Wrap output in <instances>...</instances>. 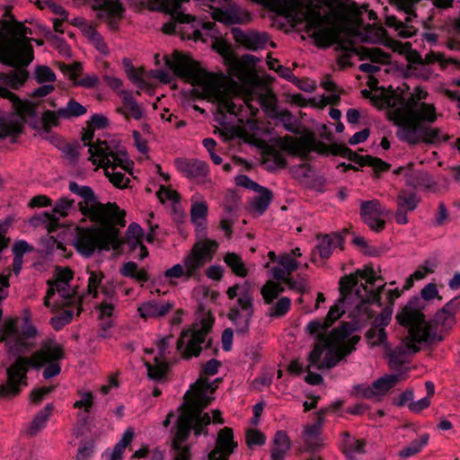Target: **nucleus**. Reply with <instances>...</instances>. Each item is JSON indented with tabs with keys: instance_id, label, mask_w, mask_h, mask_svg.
Returning <instances> with one entry per match:
<instances>
[{
	"instance_id": "nucleus-27",
	"label": "nucleus",
	"mask_w": 460,
	"mask_h": 460,
	"mask_svg": "<svg viewBox=\"0 0 460 460\" xmlns=\"http://www.w3.org/2000/svg\"><path fill=\"white\" fill-rule=\"evenodd\" d=\"M174 164L177 170L187 178L198 182L205 181L208 169L204 162L177 158Z\"/></svg>"
},
{
	"instance_id": "nucleus-26",
	"label": "nucleus",
	"mask_w": 460,
	"mask_h": 460,
	"mask_svg": "<svg viewBox=\"0 0 460 460\" xmlns=\"http://www.w3.org/2000/svg\"><path fill=\"white\" fill-rule=\"evenodd\" d=\"M232 33L235 41L250 50L263 49L269 41V36L265 32L256 31H243L240 28H233Z\"/></svg>"
},
{
	"instance_id": "nucleus-52",
	"label": "nucleus",
	"mask_w": 460,
	"mask_h": 460,
	"mask_svg": "<svg viewBox=\"0 0 460 460\" xmlns=\"http://www.w3.org/2000/svg\"><path fill=\"white\" fill-rule=\"evenodd\" d=\"M436 265L434 262L427 261L418 270H416L407 279V288L412 286L414 280H420L424 279L428 274L434 271Z\"/></svg>"
},
{
	"instance_id": "nucleus-57",
	"label": "nucleus",
	"mask_w": 460,
	"mask_h": 460,
	"mask_svg": "<svg viewBox=\"0 0 460 460\" xmlns=\"http://www.w3.org/2000/svg\"><path fill=\"white\" fill-rule=\"evenodd\" d=\"M393 308L386 306L382 312L376 317L374 326L376 328H385L392 319Z\"/></svg>"
},
{
	"instance_id": "nucleus-8",
	"label": "nucleus",
	"mask_w": 460,
	"mask_h": 460,
	"mask_svg": "<svg viewBox=\"0 0 460 460\" xmlns=\"http://www.w3.org/2000/svg\"><path fill=\"white\" fill-rule=\"evenodd\" d=\"M63 358V347L54 341H47L30 357H19L7 369V383L0 386V396L16 395L21 386L27 385L26 374L29 368H43L42 376L45 379L58 376Z\"/></svg>"
},
{
	"instance_id": "nucleus-59",
	"label": "nucleus",
	"mask_w": 460,
	"mask_h": 460,
	"mask_svg": "<svg viewBox=\"0 0 460 460\" xmlns=\"http://www.w3.org/2000/svg\"><path fill=\"white\" fill-rule=\"evenodd\" d=\"M235 184L237 186H241L249 190H252L254 191H258L263 190V187L257 184L255 181L251 180L246 175H238L235 177Z\"/></svg>"
},
{
	"instance_id": "nucleus-55",
	"label": "nucleus",
	"mask_w": 460,
	"mask_h": 460,
	"mask_svg": "<svg viewBox=\"0 0 460 460\" xmlns=\"http://www.w3.org/2000/svg\"><path fill=\"white\" fill-rule=\"evenodd\" d=\"M34 76L40 84H49L56 80L54 72L46 66H38L35 69Z\"/></svg>"
},
{
	"instance_id": "nucleus-3",
	"label": "nucleus",
	"mask_w": 460,
	"mask_h": 460,
	"mask_svg": "<svg viewBox=\"0 0 460 460\" xmlns=\"http://www.w3.org/2000/svg\"><path fill=\"white\" fill-rule=\"evenodd\" d=\"M166 66L177 76L190 83L194 93L214 103L218 112L238 116L243 110L255 115L260 108L270 110L275 104V96L270 87L255 74L236 76L243 84L241 91L237 84L223 74H213L204 70L189 56L174 51L172 56H164Z\"/></svg>"
},
{
	"instance_id": "nucleus-1",
	"label": "nucleus",
	"mask_w": 460,
	"mask_h": 460,
	"mask_svg": "<svg viewBox=\"0 0 460 460\" xmlns=\"http://www.w3.org/2000/svg\"><path fill=\"white\" fill-rule=\"evenodd\" d=\"M376 280L372 268L341 279V298L330 308L327 317L307 324V332L318 338L309 354L307 367L330 368L355 349L359 337L352 332L373 317L371 305H381L380 293L385 285H380L376 290L367 288V285L374 286Z\"/></svg>"
},
{
	"instance_id": "nucleus-61",
	"label": "nucleus",
	"mask_w": 460,
	"mask_h": 460,
	"mask_svg": "<svg viewBox=\"0 0 460 460\" xmlns=\"http://www.w3.org/2000/svg\"><path fill=\"white\" fill-rule=\"evenodd\" d=\"M128 79L139 89H144L146 85L143 73L136 68H130L129 72L127 73Z\"/></svg>"
},
{
	"instance_id": "nucleus-25",
	"label": "nucleus",
	"mask_w": 460,
	"mask_h": 460,
	"mask_svg": "<svg viewBox=\"0 0 460 460\" xmlns=\"http://www.w3.org/2000/svg\"><path fill=\"white\" fill-rule=\"evenodd\" d=\"M236 447L237 443L234 441L233 430L224 428L217 434L216 447L208 454V460H228Z\"/></svg>"
},
{
	"instance_id": "nucleus-34",
	"label": "nucleus",
	"mask_w": 460,
	"mask_h": 460,
	"mask_svg": "<svg viewBox=\"0 0 460 460\" xmlns=\"http://www.w3.org/2000/svg\"><path fill=\"white\" fill-rule=\"evenodd\" d=\"M208 215V205L204 199L196 194L191 198L190 217L196 226L202 227Z\"/></svg>"
},
{
	"instance_id": "nucleus-56",
	"label": "nucleus",
	"mask_w": 460,
	"mask_h": 460,
	"mask_svg": "<svg viewBox=\"0 0 460 460\" xmlns=\"http://www.w3.org/2000/svg\"><path fill=\"white\" fill-rule=\"evenodd\" d=\"M156 196L163 203L165 201H171L174 203L178 201L179 198L178 193L175 190L166 187L164 184H160V188L159 190L156 192Z\"/></svg>"
},
{
	"instance_id": "nucleus-53",
	"label": "nucleus",
	"mask_w": 460,
	"mask_h": 460,
	"mask_svg": "<svg viewBox=\"0 0 460 460\" xmlns=\"http://www.w3.org/2000/svg\"><path fill=\"white\" fill-rule=\"evenodd\" d=\"M164 278L168 280L169 283H174L175 279L184 278L187 279V271L185 270L184 264L182 263H176L172 267L167 269L164 271Z\"/></svg>"
},
{
	"instance_id": "nucleus-41",
	"label": "nucleus",
	"mask_w": 460,
	"mask_h": 460,
	"mask_svg": "<svg viewBox=\"0 0 460 460\" xmlns=\"http://www.w3.org/2000/svg\"><path fill=\"white\" fill-rule=\"evenodd\" d=\"M259 195L252 199L251 208L259 215L263 214L271 201V192L263 187V190L256 191Z\"/></svg>"
},
{
	"instance_id": "nucleus-24",
	"label": "nucleus",
	"mask_w": 460,
	"mask_h": 460,
	"mask_svg": "<svg viewBox=\"0 0 460 460\" xmlns=\"http://www.w3.org/2000/svg\"><path fill=\"white\" fill-rule=\"evenodd\" d=\"M402 379V374L385 375L376 380L372 385H360L356 386L355 390L358 395L365 398H377L386 394Z\"/></svg>"
},
{
	"instance_id": "nucleus-40",
	"label": "nucleus",
	"mask_w": 460,
	"mask_h": 460,
	"mask_svg": "<svg viewBox=\"0 0 460 460\" xmlns=\"http://www.w3.org/2000/svg\"><path fill=\"white\" fill-rule=\"evenodd\" d=\"M367 339L370 346H381L385 350L391 349V346L387 341L386 332L384 328H370L367 332Z\"/></svg>"
},
{
	"instance_id": "nucleus-33",
	"label": "nucleus",
	"mask_w": 460,
	"mask_h": 460,
	"mask_svg": "<svg viewBox=\"0 0 460 460\" xmlns=\"http://www.w3.org/2000/svg\"><path fill=\"white\" fill-rule=\"evenodd\" d=\"M277 261L280 266L271 269V274L277 280H287L288 276L298 268V262L289 253L281 254Z\"/></svg>"
},
{
	"instance_id": "nucleus-11",
	"label": "nucleus",
	"mask_w": 460,
	"mask_h": 460,
	"mask_svg": "<svg viewBox=\"0 0 460 460\" xmlns=\"http://www.w3.org/2000/svg\"><path fill=\"white\" fill-rule=\"evenodd\" d=\"M27 34L28 29L19 22H5L0 27V49L4 63L25 66L31 62L33 49Z\"/></svg>"
},
{
	"instance_id": "nucleus-16",
	"label": "nucleus",
	"mask_w": 460,
	"mask_h": 460,
	"mask_svg": "<svg viewBox=\"0 0 460 460\" xmlns=\"http://www.w3.org/2000/svg\"><path fill=\"white\" fill-rule=\"evenodd\" d=\"M87 295L93 298L102 295L103 298L99 306V318L103 329L110 328L112 324V315L116 298L113 290L108 289L102 285L103 274L100 271L88 270Z\"/></svg>"
},
{
	"instance_id": "nucleus-62",
	"label": "nucleus",
	"mask_w": 460,
	"mask_h": 460,
	"mask_svg": "<svg viewBox=\"0 0 460 460\" xmlns=\"http://www.w3.org/2000/svg\"><path fill=\"white\" fill-rule=\"evenodd\" d=\"M53 386H45L34 389L31 394V401L39 403L43 398L53 391Z\"/></svg>"
},
{
	"instance_id": "nucleus-6",
	"label": "nucleus",
	"mask_w": 460,
	"mask_h": 460,
	"mask_svg": "<svg viewBox=\"0 0 460 460\" xmlns=\"http://www.w3.org/2000/svg\"><path fill=\"white\" fill-rule=\"evenodd\" d=\"M214 391L211 383L199 378L185 394L173 441V446L178 451L175 460H190L189 449L183 447L182 443L189 437L190 430H194L195 435L199 436L207 434L206 426L212 421L224 423L220 411H213L212 417L208 413H202L203 409L214 399Z\"/></svg>"
},
{
	"instance_id": "nucleus-38",
	"label": "nucleus",
	"mask_w": 460,
	"mask_h": 460,
	"mask_svg": "<svg viewBox=\"0 0 460 460\" xmlns=\"http://www.w3.org/2000/svg\"><path fill=\"white\" fill-rule=\"evenodd\" d=\"M410 22V14L407 15L405 22L400 21L399 19L394 16H388L386 19L387 25L390 27H394L395 31L398 32V35L402 38H410L415 33L416 29L412 25H411Z\"/></svg>"
},
{
	"instance_id": "nucleus-28",
	"label": "nucleus",
	"mask_w": 460,
	"mask_h": 460,
	"mask_svg": "<svg viewBox=\"0 0 460 460\" xmlns=\"http://www.w3.org/2000/svg\"><path fill=\"white\" fill-rule=\"evenodd\" d=\"M173 308V303L156 299L141 303L137 312L142 318H160L166 315Z\"/></svg>"
},
{
	"instance_id": "nucleus-35",
	"label": "nucleus",
	"mask_w": 460,
	"mask_h": 460,
	"mask_svg": "<svg viewBox=\"0 0 460 460\" xmlns=\"http://www.w3.org/2000/svg\"><path fill=\"white\" fill-rule=\"evenodd\" d=\"M135 432L132 428L127 429L120 440L114 446L112 450H106L103 456L106 460H121L126 447L132 442Z\"/></svg>"
},
{
	"instance_id": "nucleus-15",
	"label": "nucleus",
	"mask_w": 460,
	"mask_h": 460,
	"mask_svg": "<svg viewBox=\"0 0 460 460\" xmlns=\"http://www.w3.org/2000/svg\"><path fill=\"white\" fill-rule=\"evenodd\" d=\"M172 341V336L162 337L155 341V348L145 349L143 360L150 379L162 380L166 376Z\"/></svg>"
},
{
	"instance_id": "nucleus-45",
	"label": "nucleus",
	"mask_w": 460,
	"mask_h": 460,
	"mask_svg": "<svg viewBox=\"0 0 460 460\" xmlns=\"http://www.w3.org/2000/svg\"><path fill=\"white\" fill-rule=\"evenodd\" d=\"M225 262L231 268L235 275L239 277H245L247 275V269L241 257L237 254L234 252L226 253Z\"/></svg>"
},
{
	"instance_id": "nucleus-51",
	"label": "nucleus",
	"mask_w": 460,
	"mask_h": 460,
	"mask_svg": "<svg viewBox=\"0 0 460 460\" xmlns=\"http://www.w3.org/2000/svg\"><path fill=\"white\" fill-rule=\"evenodd\" d=\"M291 300L283 296L279 298L269 310V315L271 318H279L285 315L290 309Z\"/></svg>"
},
{
	"instance_id": "nucleus-54",
	"label": "nucleus",
	"mask_w": 460,
	"mask_h": 460,
	"mask_svg": "<svg viewBox=\"0 0 460 460\" xmlns=\"http://www.w3.org/2000/svg\"><path fill=\"white\" fill-rule=\"evenodd\" d=\"M41 249L47 254H50L58 250L63 251V243L61 241H58L56 237L49 234L41 240Z\"/></svg>"
},
{
	"instance_id": "nucleus-2",
	"label": "nucleus",
	"mask_w": 460,
	"mask_h": 460,
	"mask_svg": "<svg viewBox=\"0 0 460 460\" xmlns=\"http://www.w3.org/2000/svg\"><path fill=\"white\" fill-rule=\"evenodd\" d=\"M362 59L370 63H362L359 69L369 74L368 86L372 89L370 100L380 110H387L388 119L398 127L397 137L400 140L415 145L420 142L439 144L447 139L441 129L432 128L438 114L433 104L425 102L428 93L421 87L414 88L411 93H404L399 88H377V79L374 76L380 70L378 64H386L390 57L377 48H351Z\"/></svg>"
},
{
	"instance_id": "nucleus-42",
	"label": "nucleus",
	"mask_w": 460,
	"mask_h": 460,
	"mask_svg": "<svg viewBox=\"0 0 460 460\" xmlns=\"http://www.w3.org/2000/svg\"><path fill=\"white\" fill-rule=\"evenodd\" d=\"M52 410L53 405L48 404L35 416L28 429V432L31 435L36 434L38 431H40L41 429L45 427Z\"/></svg>"
},
{
	"instance_id": "nucleus-39",
	"label": "nucleus",
	"mask_w": 460,
	"mask_h": 460,
	"mask_svg": "<svg viewBox=\"0 0 460 460\" xmlns=\"http://www.w3.org/2000/svg\"><path fill=\"white\" fill-rule=\"evenodd\" d=\"M84 33L94 48L102 55L109 54V48L102 35L92 25L84 28Z\"/></svg>"
},
{
	"instance_id": "nucleus-4",
	"label": "nucleus",
	"mask_w": 460,
	"mask_h": 460,
	"mask_svg": "<svg viewBox=\"0 0 460 460\" xmlns=\"http://www.w3.org/2000/svg\"><path fill=\"white\" fill-rule=\"evenodd\" d=\"M161 6L153 4L147 5L153 10H159L169 13L173 22L164 24L163 31L165 33H180L182 39L201 40L207 42L208 38L212 40L213 49L222 56L232 68H238L232 54L229 44L224 36L211 22H202L196 16L185 13L184 4L190 0H157ZM199 8L209 13L217 22L225 24H238L247 22L250 20L249 13L241 8L233 0H193Z\"/></svg>"
},
{
	"instance_id": "nucleus-58",
	"label": "nucleus",
	"mask_w": 460,
	"mask_h": 460,
	"mask_svg": "<svg viewBox=\"0 0 460 460\" xmlns=\"http://www.w3.org/2000/svg\"><path fill=\"white\" fill-rule=\"evenodd\" d=\"M246 440L249 447L261 446L265 443V436L257 429H249L246 434Z\"/></svg>"
},
{
	"instance_id": "nucleus-46",
	"label": "nucleus",
	"mask_w": 460,
	"mask_h": 460,
	"mask_svg": "<svg viewBox=\"0 0 460 460\" xmlns=\"http://www.w3.org/2000/svg\"><path fill=\"white\" fill-rule=\"evenodd\" d=\"M363 447L364 445L361 441L355 439L349 435H345L341 442L342 450L349 460H351L353 454L363 453Z\"/></svg>"
},
{
	"instance_id": "nucleus-13",
	"label": "nucleus",
	"mask_w": 460,
	"mask_h": 460,
	"mask_svg": "<svg viewBox=\"0 0 460 460\" xmlns=\"http://www.w3.org/2000/svg\"><path fill=\"white\" fill-rule=\"evenodd\" d=\"M53 282H49V290L44 299L46 307L51 309L72 304L80 298L71 285L73 272L66 267H57Z\"/></svg>"
},
{
	"instance_id": "nucleus-31",
	"label": "nucleus",
	"mask_w": 460,
	"mask_h": 460,
	"mask_svg": "<svg viewBox=\"0 0 460 460\" xmlns=\"http://www.w3.org/2000/svg\"><path fill=\"white\" fill-rule=\"evenodd\" d=\"M119 96L122 100V105L119 111L125 117H131L139 120L144 116V110L141 105L135 100L132 93L128 91H120Z\"/></svg>"
},
{
	"instance_id": "nucleus-14",
	"label": "nucleus",
	"mask_w": 460,
	"mask_h": 460,
	"mask_svg": "<svg viewBox=\"0 0 460 460\" xmlns=\"http://www.w3.org/2000/svg\"><path fill=\"white\" fill-rule=\"evenodd\" d=\"M37 334L36 328L28 319L20 329L19 320L17 318L6 319L0 328V341H4L10 350L16 353H24L32 347L31 339Z\"/></svg>"
},
{
	"instance_id": "nucleus-36",
	"label": "nucleus",
	"mask_w": 460,
	"mask_h": 460,
	"mask_svg": "<svg viewBox=\"0 0 460 460\" xmlns=\"http://www.w3.org/2000/svg\"><path fill=\"white\" fill-rule=\"evenodd\" d=\"M290 449V441L286 432L279 430L275 434L270 460H283Z\"/></svg>"
},
{
	"instance_id": "nucleus-64",
	"label": "nucleus",
	"mask_w": 460,
	"mask_h": 460,
	"mask_svg": "<svg viewBox=\"0 0 460 460\" xmlns=\"http://www.w3.org/2000/svg\"><path fill=\"white\" fill-rule=\"evenodd\" d=\"M80 146L76 145H66L63 147V154L70 162H75L79 155Z\"/></svg>"
},
{
	"instance_id": "nucleus-5",
	"label": "nucleus",
	"mask_w": 460,
	"mask_h": 460,
	"mask_svg": "<svg viewBox=\"0 0 460 460\" xmlns=\"http://www.w3.org/2000/svg\"><path fill=\"white\" fill-rule=\"evenodd\" d=\"M69 190L80 198L81 214L93 223L91 227L77 226L73 239L76 250L85 257L93 254L101 246H111L117 249L120 241L117 226H124L125 212L114 203L102 204L88 186H80L76 182L69 183Z\"/></svg>"
},
{
	"instance_id": "nucleus-17",
	"label": "nucleus",
	"mask_w": 460,
	"mask_h": 460,
	"mask_svg": "<svg viewBox=\"0 0 460 460\" xmlns=\"http://www.w3.org/2000/svg\"><path fill=\"white\" fill-rule=\"evenodd\" d=\"M435 64H438L442 69L449 66H455L460 68V64L455 59L447 58L439 52H430L426 55L424 59L417 53H411L409 56L406 75L423 80H429L436 75V72L432 67Z\"/></svg>"
},
{
	"instance_id": "nucleus-20",
	"label": "nucleus",
	"mask_w": 460,
	"mask_h": 460,
	"mask_svg": "<svg viewBox=\"0 0 460 460\" xmlns=\"http://www.w3.org/2000/svg\"><path fill=\"white\" fill-rule=\"evenodd\" d=\"M359 214L362 221L373 231L379 232L384 229L385 217L390 210L382 206L378 199L361 200Z\"/></svg>"
},
{
	"instance_id": "nucleus-63",
	"label": "nucleus",
	"mask_w": 460,
	"mask_h": 460,
	"mask_svg": "<svg viewBox=\"0 0 460 460\" xmlns=\"http://www.w3.org/2000/svg\"><path fill=\"white\" fill-rule=\"evenodd\" d=\"M430 404V399L429 397H423L418 401H412L408 404L409 409L415 412L419 413L422 410L428 408Z\"/></svg>"
},
{
	"instance_id": "nucleus-47",
	"label": "nucleus",
	"mask_w": 460,
	"mask_h": 460,
	"mask_svg": "<svg viewBox=\"0 0 460 460\" xmlns=\"http://www.w3.org/2000/svg\"><path fill=\"white\" fill-rule=\"evenodd\" d=\"M404 171L406 172H405V181L409 186L417 188V187H420L424 184V181L427 177L426 173H424V172H415L409 168H404V167H399L397 170L394 171V172L401 173Z\"/></svg>"
},
{
	"instance_id": "nucleus-32",
	"label": "nucleus",
	"mask_w": 460,
	"mask_h": 460,
	"mask_svg": "<svg viewBox=\"0 0 460 460\" xmlns=\"http://www.w3.org/2000/svg\"><path fill=\"white\" fill-rule=\"evenodd\" d=\"M342 243V237L339 234H325L317 239V244L314 251V257L316 253L323 259L328 258L332 251Z\"/></svg>"
},
{
	"instance_id": "nucleus-18",
	"label": "nucleus",
	"mask_w": 460,
	"mask_h": 460,
	"mask_svg": "<svg viewBox=\"0 0 460 460\" xmlns=\"http://www.w3.org/2000/svg\"><path fill=\"white\" fill-rule=\"evenodd\" d=\"M217 247V243L209 239L199 241L193 245L182 259L187 271V279L199 278L201 268L212 259Z\"/></svg>"
},
{
	"instance_id": "nucleus-43",
	"label": "nucleus",
	"mask_w": 460,
	"mask_h": 460,
	"mask_svg": "<svg viewBox=\"0 0 460 460\" xmlns=\"http://www.w3.org/2000/svg\"><path fill=\"white\" fill-rule=\"evenodd\" d=\"M429 437L428 434L420 436L417 439L411 442L407 447H403L399 456L403 458L411 457L422 450L428 444Z\"/></svg>"
},
{
	"instance_id": "nucleus-50",
	"label": "nucleus",
	"mask_w": 460,
	"mask_h": 460,
	"mask_svg": "<svg viewBox=\"0 0 460 460\" xmlns=\"http://www.w3.org/2000/svg\"><path fill=\"white\" fill-rule=\"evenodd\" d=\"M74 200L67 198L59 199L54 205L53 215L49 220H57L59 217H64L69 214L73 208Z\"/></svg>"
},
{
	"instance_id": "nucleus-19",
	"label": "nucleus",
	"mask_w": 460,
	"mask_h": 460,
	"mask_svg": "<svg viewBox=\"0 0 460 460\" xmlns=\"http://www.w3.org/2000/svg\"><path fill=\"white\" fill-rule=\"evenodd\" d=\"M49 105L57 110L46 111L42 114V121L47 128L57 127L61 119L70 120L87 112L86 107L72 99L60 107H58L55 101L49 100Z\"/></svg>"
},
{
	"instance_id": "nucleus-30",
	"label": "nucleus",
	"mask_w": 460,
	"mask_h": 460,
	"mask_svg": "<svg viewBox=\"0 0 460 460\" xmlns=\"http://www.w3.org/2000/svg\"><path fill=\"white\" fill-rule=\"evenodd\" d=\"M322 87L327 92V95H320L312 99V103L317 107H324L327 104H336L341 99V91L330 76H325L321 82Z\"/></svg>"
},
{
	"instance_id": "nucleus-29",
	"label": "nucleus",
	"mask_w": 460,
	"mask_h": 460,
	"mask_svg": "<svg viewBox=\"0 0 460 460\" xmlns=\"http://www.w3.org/2000/svg\"><path fill=\"white\" fill-rule=\"evenodd\" d=\"M143 230L139 225L132 223L127 230V243L131 248L134 256L144 260L148 255L147 249L142 244Z\"/></svg>"
},
{
	"instance_id": "nucleus-44",
	"label": "nucleus",
	"mask_w": 460,
	"mask_h": 460,
	"mask_svg": "<svg viewBox=\"0 0 460 460\" xmlns=\"http://www.w3.org/2000/svg\"><path fill=\"white\" fill-rule=\"evenodd\" d=\"M283 291V286L273 280H268L261 289V293L266 304H271Z\"/></svg>"
},
{
	"instance_id": "nucleus-12",
	"label": "nucleus",
	"mask_w": 460,
	"mask_h": 460,
	"mask_svg": "<svg viewBox=\"0 0 460 460\" xmlns=\"http://www.w3.org/2000/svg\"><path fill=\"white\" fill-rule=\"evenodd\" d=\"M226 294L230 299L237 298L236 305L230 308L228 318L238 334H245L253 314L252 288L247 283L236 284L230 287Z\"/></svg>"
},
{
	"instance_id": "nucleus-49",
	"label": "nucleus",
	"mask_w": 460,
	"mask_h": 460,
	"mask_svg": "<svg viewBox=\"0 0 460 460\" xmlns=\"http://www.w3.org/2000/svg\"><path fill=\"white\" fill-rule=\"evenodd\" d=\"M419 198L415 193H408L405 190L400 191L397 198V206L408 211H413L418 204Z\"/></svg>"
},
{
	"instance_id": "nucleus-48",
	"label": "nucleus",
	"mask_w": 460,
	"mask_h": 460,
	"mask_svg": "<svg viewBox=\"0 0 460 460\" xmlns=\"http://www.w3.org/2000/svg\"><path fill=\"white\" fill-rule=\"evenodd\" d=\"M120 273L123 276L133 278L137 281H146L147 274L144 270H139L137 265L133 261H128L120 268Z\"/></svg>"
},
{
	"instance_id": "nucleus-23",
	"label": "nucleus",
	"mask_w": 460,
	"mask_h": 460,
	"mask_svg": "<svg viewBox=\"0 0 460 460\" xmlns=\"http://www.w3.org/2000/svg\"><path fill=\"white\" fill-rule=\"evenodd\" d=\"M306 26L308 33L320 47L330 46L337 40L335 28L327 23L321 16L309 17Z\"/></svg>"
},
{
	"instance_id": "nucleus-21",
	"label": "nucleus",
	"mask_w": 460,
	"mask_h": 460,
	"mask_svg": "<svg viewBox=\"0 0 460 460\" xmlns=\"http://www.w3.org/2000/svg\"><path fill=\"white\" fill-rule=\"evenodd\" d=\"M91 4L98 19L106 22L111 30L118 28L124 13L119 0H92Z\"/></svg>"
},
{
	"instance_id": "nucleus-7",
	"label": "nucleus",
	"mask_w": 460,
	"mask_h": 460,
	"mask_svg": "<svg viewBox=\"0 0 460 460\" xmlns=\"http://www.w3.org/2000/svg\"><path fill=\"white\" fill-rule=\"evenodd\" d=\"M396 320L408 331L400 347V350L407 354L417 352L422 345L441 341L442 332L450 330L456 323L455 314L445 305L436 314L433 324L427 322L417 299L402 307Z\"/></svg>"
},
{
	"instance_id": "nucleus-37",
	"label": "nucleus",
	"mask_w": 460,
	"mask_h": 460,
	"mask_svg": "<svg viewBox=\"0 0 460 460\" xmlns=\"http://www.w3.org/2000/svg\"><path fill=\"white\" fill-rule=\"evenodd\" d=\"M323 411L319 412L318 420L313 425H309L305 428L304 438L308 449H314L321 444L319 435L323 421Z\"/></svg>"
},
{
	"instance_id": "nucleus-9",
	"label": "nucleus",
	"mask_w": 460,
	"mask_h": 460,
	"mask_svg": "<svg viewBox=\"0 0 460 460\" xmlns=\"http://www.w3.org/2000/svg\"><path fill=\"white\" fill-rule=\"evenodd\" d=\"M82 142L88 147L89 160L93 164L103 168L106 177L114 186L127 187L129 179L125 173H131L133 163L120 142L110 136L94 139L92 130L83 134Z\"/></svg>"
},
{
	"instance_id": "nucleus-60",
	"label": "nucleus",
	"mask_w": 460,
	"mask_h": 460,
	"mask_svg": "<svg viewBox=\"0 0 460 460\" xmlns=\"http://www.w3.org/2000/svg\"><path fill=\"white\" fill-rule=\"evenodd\" d=\"M93 403V394L91 393L81 394V399L74 403L75 408L84 409L85 412H89Z\"/></svg>"
},
{
	"instance_id": "nucleus-22",
	"label": "nucleus",
	"mask_w": 460,
	"mask_h": 460,
	"mask_svg": "<svg viewBox=\"0 0 460 460\" xmlns=\"http://www.w3.org/2000/svg\"><path fill=\"white\" fill-rule=\"evenodd\" d=\"M207 330L203 326H194L183 331L177 342V349L185 357L198 356L205 342Z\"/></svg>"
},
{
	"instance_id": "nucleus-10",
	"label": "nucleus",
	"mask_w": 460,
	"mask_h": 460,
	"mask_svg": "<svg viewBox=\"0 0 460 460\" xmlns=\"http://www.w3.org/2000/svg\"><path fill=\"white\" fill-rule=\"evenodd\" d=\"M28 77L24 69H17L8 74L0 73V97L12 103L13 112L4 116L0 112V137H13L22 131L23 122L36 116L35 106L30 102L19 99L8 87L17 89Z\"/></svg>"
}]
</instances>
